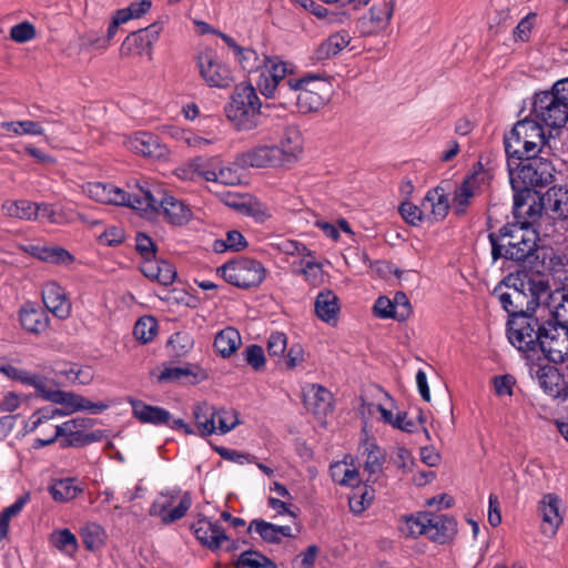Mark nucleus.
<instances>
[{"mask_svg": "<svg viewBox=\"0 0 568 568\" xmlns=\"http://www.w3.org/2000/svg\"><path fill=\"white\" fill-rule=\"evenodd\" d=\"M291 65L278 57H263L262 69L280 83L285 82L287 73L292 72Z\"/></svg>", "mask_w": 568, "mask_h": 568, "instance_id": "nucleus-52", "label": "nucleus"}, {"mask_svg": "<svg viewBox=\"0 0 568 568\" xmlns=\"http://www.w3.org/2000/svg\"><path fill=\"white\" fill-rule=\"evenodd\" d=\"M197 68L203 80L213 88H227L233 82L231 70L211 52H201L196 58Z\"/></svg>", "mask_w": 568, "mask_h": 568, "instance_id": "nucleus-18", "label": "nucleus"}, {"mask_svg": "<svg viewBox=\"0 0 568 568\" xmlns=\"http://www.w3.org/2000/svg\"><path fill=\"white\" fill-rule=\"evenodd\" d=\"M375 497L374 489L364 486L355 490L349 497V508L354 514L363 513L373 501Z\"/></svg>", "mask_w": 568, "mask_h": 568, "instance_id": "nucleus-55", "label": "nucleus"}, {"mask_svg": "<svg viewBox=\"0 0 568 568\" xmlns=\"http://www.w3.org/2000/svg\"><path fill=\"white\" fill-rule=\"evenodd\" d=\"M242 344V338L237 329L234 327H226L220 331L215 338L213 346L222 357H230Z\"/></svg>", "mask_w": 568, "mask_h": 568, "instance_id": "nucleus-36", "label": "nucleus"}, {"mask_svg": "<svg viewBox=\"0 0 568 568\" xmlns=\"http://www.w3.org/2000/svg\"><path fill=\"white\" fill-rule=\"evenodd\" d=\"M545 143L544 129L532 119L518 121L504 138L508 161L534 158L541 151Z\"/></svg>", "mask_w": 568, "mask_h": 568, "instance_id": "nucleus-5", "label": "nucleus"}, {"mask_svg": "<svg viewBox=\"0 0 568 568\" xmlns=\"http://www.w3.org/2000/svg\"><path fill=\"white\" fill-rule=\"evenodd\" d=\"M236 568H277L276 565L261 552L247 550L241 554Z\"/></svg>", "mask_w": 568, "mask_h": 568, "instance_id": "nucleus-51", "label": "nucleus"}, {"mask_svg": "<svg viewBox=\"0 0 568 568\" xmlns=\"http://www.w3.org/2000/svg\"><path fill=\"white\" fill-rule=\"evenodd\" d=\"M191 528L196 539L211 550L220 549L224 542L230 540L224 529L206 517L199 518Z\"/></svg>", "mask_w": 568, "mask_h": 568, "instance_id": "nucleus-21", "label": "nucleus"}, {"mask_svg": "<svg viewBox=\"0 0 568 568\" xmlns=\"http://www.w3.org/2000/svg\"><path fill=\"white\" fill-rule=\"evenodd\" d=\"M537 349L552 363H562L568 357V326L545 321Z\"/></svg>", "mask_w": 568, "mask_h": 568, "instance_id": "nucleus-14", "label": "nucleus"}, {"mask_svg": "<svg viewBox=\"0 0 568 568\" xmlns=\"http://www.w3.org/2000/svg\"><path fill=\"white\" fill-rule=\"evenodd\" d=\"M519 285L528 296H531L535 300L534 310L538 306L540 296L546 294L548 291V284L542 280L535 281L531 278L519 277Z\"/></svg>", "mask_w": 568, "mask_h": 568, "instance_id": "nucleus-61", "label": "nucleus"}, {"mask_svg": "<svg viewBox=\"0 0 568 568\" xmlns=\"http://www.w3.org/2000/svg\"><path fill=\"white\" fill-rule=\"evenodd\" d=\"M300 267V272L304 278L311 284H317L322 280L323 270L322 264L315 260V252L312 257L302 258L298 263H294Z\"/></svg>", "mask_w": 568, "mask_h": 568, "instance_id": "nucleus-50", "label": "nucleus"}, {"mask_svg": "<svg viewBox=\"0 0 568 568\" xmlns=\"http://www.w3.org/2000/svg\"><path fill=\"white\" fill-rule=\"evenodd\" d=\"M561 499L552 493L545 494L538 501L537 511L541 519L542 535L554 537L564 521Z\"/></svg>", "mask_w": 568, "mask_h": 568, "instance_id": "nucleus-19", "label": "nucleus"}, {"mask_svg": "<svg viewBox=\"0 0 568 568\" xmlns=\"http://www.w3.org/2000/svg\"><path fill=\"white\" fill-rule=\"evenodd\" d=\"M423 207L426 212H429V217L433 221L438 222L446 217L450 205L448 191L443 183L430 189L426 193L423 201Z\"/></svg>", "mask_w": 568, "mask_h": 568, "instance_id": "nucleus-27", "label": "nucleus"}, {"mask_svg": "<svg viewBox=\"0 0 568 568\" xmlns=\"http://www.w3.org/2000/svg\"><path fill=\"white\" fill-rule=\"evenodd\" d=\"M362 447L363 455L365 456L364 470L367 471L369 476L381 473L386 459L385 452L375 443L368 440H366Z\"/></svg>", "mask_w": 568, "mask_h": 568, "instance_id": "nucleus-41", "label": "nucleus"}, {"mask_svg": "<svg viewBox=\"0 0 568 568\" xmlns=\"http://www.w3.org/2000/svg\"><path fill=\"white\" fill-rule=\"evenodd\" d=\"M140 270L145 277L164 286L171 285L176 277L175 267L170 262L158 260L155 256L142 261Z\"/></svg>", "mask_w": 568, "mask_h": 568, "instance_id": "nucleus-29", "label": "nucleus"}, {"mask_svg": "<svg viewBox=\"0 0 568 568\" xmlns=\"http://www.w3.org/2000/svg\"><path fill=\"white\" fill-rule=\"evenodd\" d=\"M192 505L189 491L179 488L168 489L153 500L149 514L159 517L164 525L175 523L183 518Z\"/></svg>", "mask_w": 568, "mask_h": 568, "instance_id": "nucleus-11", "label": "nucleus"}, {"mask_svg": "<svg viewBox=\"0 0 568 568\" xmlns=\"http://www.w3.org/2000/svg\"><path fill=\"white\" fill-rule=\"evenodd\" d=\"M139 186L140 185L136 184L134 190L126 192L113 184L89 182L83 185V192L90 199L103 204L124 205L134 209Z\"/></svg>", "mask_w": 568, "mask_h": 568, "instance_id": "nucleus-15", "label": "nucleus"}, {"mask_svg": "<svg viewBox=\"0 0 568 568\" xmlns=\"http://www.w3.org/2000/svg\"><path fill=\"white\" fill-rule=\"evenodd\" d=\"M393 16V3L390 0H382L373 4L369 12L359 20L363 33L373 34L385 30Z\"/></svg>", "mask_w": 568, "mask_h": 568, "instance_id": "nucleus-22", "label": "nucleus"}, {"mask_svg": "<svg viewBox=\"0 0 568 568\" xmlns=\"http://www.w3.org/2000/svg\"><path fill=\"white\" fill-rule=\"evenodd\" d=\"M81 538L88 550H94L103 544L104 530L98 524H88L81 530Z\"/></svg>", "mask_w": 568, "mask_h": 568, "instance_id": "nucleus-56", "label": "nucleus"}, {"mask_svg": "<svg viewBox=\"0 0 568 568\" xmlns=\"http://www.w3.org/2000/svg\"><path fill=\"white\" fill-rule=\"evenodd\" d=\"M219 427L216 433L226 434L239 425L237 413L231 408L216 409Z\"/></svg>", "mask_w": 568, "mask_h": 568, "instance_id": "nucleus-63", "label": "nucleus"}, {"mask_svg": "<svg viewBox=\"0 0 568 568\" xmlns=\"http://www.w3.org/2000/svg\"><path fill=\"white\" fill-rule=\"evenodd\" d=\"M31 250L34 256L45 262L69 264L73 261V256L60 246H32Z\"/></svg>", "mask_w": 568, "mask_h": 568, "instance_id": "nucleus-44", "label": "nucleus"}, {"mask_svg": "<svg viewBox=\"0 0 568 568\" xmlns=\"http://www.w3.org/2000/svg\"><path fill=\"white\" fill-rule=\"evenodd\" d=\"M501 307L513 318L517 314L534 311V298L528 296L519 285V277L509 275L493 292Z\"/></svg>", "mask_w": 568, "mask_h": 568, "instance_id": "nucleus-12", "label": "nucleus"}, {"mask_svg": "<svg viewBox=\"0 0 568 568\" xmlns=\"http://www.w3.org/2000/svg\"><path fill=\"white\" fill-rule=\"evenodd\" d=\"M67 379L73 384L88 385L93 381L94 373L90 366L72 365L64 371Z\"/></svg>", "mask_w": 568, "mask_h": 568, "instance_id": "nucleus-62", "label": "nucleus"}, {"mask_svg": "<svg viewBox=\"0 0 568 568\" xmlns=\"http://www.w3.org/2000/svg\"><path fill=\"white\" fill-rule=\"evenodd\" d=\"M237 62L243 70L254 72L262 69L263 58H260L257 52L250 48H241L235 54Z\"/></svg>", "mask_w": 568, "mask_h": 568, "instance_id": "nucleus-58", "label": "nucleus"}, {"mask_svg": "<svg viewBox=\"0 0 568 568\" xmlns=\"http://www.w3.org/2000/svg\"><path fill=\"white\" fill-rule=\"evenodd\" d=\"M241 166L251 168H278L284 166L275 145H257L242 153L237 158Z\"/></svg>", "mask_w": 568, "mask_h": 568, "instance_id": "nucleus-20", "label": "nucleus"}, {"mask_svg": "<svg viewBox=\"0 0 568 568\" xmlns=\"http://www.w3.org/2000/svg\"><path fill=\"white\" fill-rule=\"evenodd\" d=\"M244 361L254 369L262 371L265 367V355L261 346L248 345L242 353Z\"/></svg>", "mask_w": 568, "mask_h": 568, "instance_id": "nucleus-64", "label": "nucleus"}, {"mask_svg": "<svg viewBox=\"0 0 568 568\" xmlns=\"http://www.w3.org/2000/svg\"><path fill=\"white\" fill-rule=\"evenodd\" d=\"M194 346V341L187 332H176L168 341V347L176 357L185 356Z\"/></svg>", "mask_w": 568, "mask_h": 568, "instance_id": "nucleus-53", "label": "nucleus"}, {"mask_svg": "<svg viewBox=\"0 0 568 568\" xmlns=\"http://www.w3.org/2000/svg\"><path fill=\"white\" fill-rule=\"evenodd\" d=\"M275 148L280 152V156L284 165L295 163L303 152V136L301 131L295 126H287Z\"/></svg>", "mask_w": 568, "mask_h": 568, "instance_id": "nucleus-25", "label": "nucleus"}, {"mask_svg": "<svg viewBox=\"0 0 568 568\" xmlns=\"http://www.w3.org/2000/svg\"><path fill=\"white\" fill-rule=\"evenodd\" d=\"M479 189L476 174L468 175L454 192L453 209L455 214L464 215Z\"/></svg>", "mask_w": 568, "mask_h": 568, "instance_id": "nucleus-32", "label": "nucleus"}, {"mask_svg": "<svg viewBox=\"0 0 568 568\" xmlns=\"http://www.w3.org/2000/svg\"><path fill=\"white\" fill-rule=\"evenodd\" d=\"M530 115L541 126L562 128L568 121V78L555 82L549 91L536 93Z\"/></svg>", "mask_w": 568, "mask_h": 568, "instance_id": "nucleus-3", "label": "nucleus"}, {"mask_svg": "<svg viewBox=\"0 0 568 568\" xmlns=\"http://www.w3.org/2000/svg\"><path fill=\"white\" fill-rule=\"evenodd\" d=\"M36 202L28 200L4 201L2 203V213L8 217L33 221L36 216Z\"/></svg>", "mask_w": 568, "mask_h": 568, "instance_id": "nucleus-42", "label": "nucleus"}, {"mask_svg": "<svg viewBox=\"0 0 568 568\" xmlns=\"http://www.w3.org/2000/svg\"><path fill=\"white\" fill-rule=\"evenodd\" d=\"M20 323L22 327L33 334H40L44 332L49 326V316L40 307H36L32 304H26L20 310Z\"/></svg>", "mask_w": 568, "mask_h": 568, "instance_id": "nucleus-34", "label": "nucleus"}, {"mask_svg": "<svg viewBox=\"0 0 568 568\" xmlns=\"http://www.w3.org/2000/svg\"><path fill=\"white\" fill-rule=\"evenodd\" d=\"M42 300L49 312L61 320L71 314V302L64 290L55 282L47 283L42 288Z\"/></svg>", "mask_w": 568, "mask_h": 568, "instance_id": "nucleus-24", "label": "nucleus"}, {"mask_svg": "<svg viewBox=\"0 0 568 568\" xmlns=\"http://www.w3.org/2000/svg\"><path fill=\"white\" fill-rule=\"evenodd\" d=\"M296 90L318 92L320 94L329 97L331 84L323 78L315 75H306L301 79H288L280 88L281 94L296 93Z\"/></svg>", "mask_w": 568, "mask_h": 568, "instance_id": "nucleus-30", "label": "nucleus"}, {"mask_svg": "<svg viewBox=\"0 0 568 568\" xmlns=\"http://www.w3.org/2000/svg\"><path fill=\"white\" fill-rule=\"evenodd\" d=\"M247 246V242L243 234L236 230L229 231L225 240H215L213 248L217 253L231 251H241Z\"/></svg>", "mask_w": 568, "mask_h": 568, "instance_id": "nucleus-48", "label": "nucleus"}, {"mask_svg": "<svg viewBox=\"0 0 568 568\" xmlns=\"http://www.w3.org/2000/svg\"><path fill=\"white\" fill-rule=\"evenodd\" d=\"M158 333V322L153 316H142L133 327V335L143 344L151 342Z\"/></svg>", "mask_w": 568, "mask_h": 568, "instance_id": "nucleus-47", "label": "nucleus"}, {"mask_svg": "<svg viewBox=\"0 0 568 568\" xmlns=\"http://www.w3.org/2000/svg\"><path fill=\"white\" fill-rule=\"evenodd\" d=\"M30 500V495L24 494L20 496L12 505L9 507H6L0 513V539H3L8 536L9 527H10V520L21 513L23 507L28 504Z\"/></svg>", "mask_w": 568, "mask_h": 568, "instance_id": "nucleus-46", "label": "nucleus"}, {"mask_svg": "<svg viewBox=\"0 0 568 568\" xmlns=\"http://www.w3.org/2000/svg\"><path fill=\"white\" fill-rule=\"evenodd\" d=\"M39 395L51 403L63 405L64 409L43 408L38 410L30 418V432L37 430V428L42 424H47L60 416H65L80 410L100 414L109 408V404L102 402L93 403L88 398L71 392L52 389L48 387L47 379H44L43 387L40 389Z\"/></svg>", "mask_w": 568, "mask_h": 568, "instance_id": "nucleus-1", "label": "nucleus"}, {"mask_svg": "<svg viewBox=\"0 0 568 568\" xmlns=\"http://www.w3.org/2000/svg\"><path fill=\"white\" fill-rule=\"evenodd\" d=\"M339 312L338 297L332 291L318 293L315 301V313L318 318L328 324L337 321Z\"/></svg>", "mask_w": 568, "mask_h": 568, "instance_id": "nucleus-35", "label": "nucleus"}, {"mask_svg": "<svg viewBox=\"0 0 568 568\" xmlns=\"http://www.w3.org/2000/svg\"><path fill=\"white\" fill-rule=\"evenodd\" d=\"M491 244V257L494 261L500 258V252L510 244H523L528 247L530 241H538V233L527 222L506 224L498 232L488 235Z\"/></svg>", "mask_w": 568, "mask_h": 568, "instance_id": "nucleus-13", "label": "nucleus"}, {"mask_svg": "<svg viewBox=\"0 0 568 568\" xmlns=\"http://www.w3.org/2000/svg\"><path fill=\"white\" fill-rule=\"evenodd\" d=\"M162 28L153 23L146 28L130 33L121 44L120 53L122 57H136L148 54L152 58V48L159 40Z\"/></svg>", "mask_w": 568, "mask_h": 568, "instance_id": "nucleus-17", "label": "nucleus"}, {"mask_svg": "<svg viewBox=\"0 0 568 568\" xmlns=\"http://www.w3.org/2000/svg\"><path fill=\"white\" fill-rule=\"evenodd\" d=\"M303 400L306 409L318 417L326 416L333 410V394L320 384L305 386Z\"/></svg>", "mask_w": 568, "mask_h": 568, "instance_id": "nucleus-23", "label": "nucleus"}, {"mask_svg": "<svg viewBox=\"0 0 568 568\" xmlns=\"http://www.w3.org/2000/svg\"><path fill=\"white\" fill-rule=\"evenodd\" d=\"M508 168L513 187H520V183L525 189L544 187L554 179L551 162L537 158V155L517 163V171H514L510 161H508Z\"/></svg>", "mask_w": 568, "mask_h": 568, "instance_id": "nucleus-9", "label": "nucleus"}, {"mask_svg": "<svg viewBox=\"0 0 568 568\" xmlns=\"http://www.w3.org/2000/svg\"><path fill=\"white\" fill-rule=\"evenodd\" d=\"M531 244L528 245V247L525 248L523 244H510L509 246H505V250H503L500 253V258H505L513 262H524L526 258L531 256L536 248H537V242L538 241H530Z\"/></svg>", "mask_w": 568, "mask_h": 568, "instance_id": "nucleus-54", "label": "nucleus"}, {"mask_svg": "<svg viewBox=\"0 0 568 568\" xmlns=\"http://www.w3.org/2000/svg\"><path fill=\"white\" fill-rule=\"evenodd\" d=\"M124 144L136 154L150 158H160L164 154V148L159 138L149 132H139L125 139Z\"/></svg>", "mask_w": 568, "mask_h": 568, "instance_id": "nucleus-28", "label": "nucleus"}, {"mask_svg": "<svg viewBox=\"0 0 568 568\" xmlns=\"http://www.w3.org/2000/svg\"><path fill=\"white\" fill-rule=\"evenodd\" d=\"M351 42V37L346 31H339L331 34L316 49V58L318 60L329 59L337 55Z\"/></svg>", "mask_w": 568, "mask_h": 568, "instance_id": "nucleus-37", "label": "nucleus"}, {"mask_svg": "<svg viewBox=\"0 0 568 568\" xmlns=\"http://www.w3.org/2000/svg\"><path fill=\"white\" fill-rule=\"evenodd\" d=\"M201 170V178L206 181L224 185H237L242 182V174L236 165H224L216 158H199L193 164Z\"/></svg>", "mask_w": 568, "mask_h": 568, "instance_id": "nucleus-16", "label": "nucleus"}, {"mask_svg": "<svg viewBox=\"0 0 568 568\" xmlns=\"http://www.w3.org/2000/svg\"><path fill=\"white\" fill-rule=\"evenodd\" d=\"M552 316L555 325L568 326V291L557 292L551 296Z\"/></svg>", "mask_w": 568, "mask_h": 568, "instance_id": "nucleus-49", "label": "nucleus"}, {"mask_svg": "<svg viewBox=\"0 0 568 568\" xmlns=\"http://www.w3.org/2000/svg\"><path fill=\"white\" fill-rule=\"evenodd\" d=\"M2 128L17 135H42L44 133V130L39 122L30 120L3 122Z\"/></svg>", "mask_w": 568, "mask_h": 568, "instance_id": "nucleus-57", "label": "nucleus"}, {"mask_svg": "<svg viewBox=\"0 0 568 568\" xmlns=\"http://www.w3.org/2000/svg\"><path fill=\"white\" fill-rule=\"evenodd\" d=\"M50 542L59 551L70 557L79 549L75 535L68 528L53 530L50 535Z\"/></svg>", "mask_w": 568, "mask_h": 568, "instance_id": "nucleus-43", "label": "nucleus"}, {"mask_svg": "<svg viewBox=\"0 0 568 568\" xmlns=\"http://www.w3.org/2000/svg\"><path fill=\"white\" fill-rule=\"evenodd\" d=\"M217 273L231 285L242 290L258 287L266 277L264 265L251 257H239L224 263Z\"/></svg>", "mask_w": 568, "mask_h": 568, "instance_id": "nucleus-8", "label": "nucleus"}, {"mask_svg": "<svg viewBox=\"0 0 568 568\" xmlns=\"http://www.w3.org/2000/svg\"><path fill=\"white\" fill-rule=\"evenodd\" d=\"M248 532H256L266 542L278 544L282 537H292L290 526H277L263 519H253L247 528Z\"/></svg>", "mask_w": 568, "mask_h": 568, "instance_id": "nucleus-33", "label": "nucleus"}, {"mask_svg": "<svg viewBox=\"0 0 568 568\" xmlns=\"http://www.w3.org/2000/svg\"><path fill=\"white\" fill-rule=\"evenodd\" d=\"M176 138L183 143H185L187 146L197 150H204L209 145L217 141L215 136L204 138L199 135L197 133L186 130H176Z\"/></svg>", "mask_w": 568, "mask_h": 568, "instance_id": "nucleus-59", "label": "nucleus"}, {"mask_svg": "<svg viewBox=\"0 0 568 568\" xmlns=\"http://www.w3.org/2000/svg\"><path fill=\"white\" fill-rule=\"evenodd\" d=\"M95 424V420L88 417H77L57 425L52 428L49 438H37L34 447L40 448L54 443L60 438L61 447H83L100 442L103 437L101 430L88 432Z\"/></svg>", "mask_w": 568, "mask_h": 568, "instance_id": "nucleus-6", "label": "nucleus"}, {"mask_svg": "<svg viewBox=\"0 0 568 568\" xmlns=\"http://www.w3.org/2000/svg\"><path fill=\"white\" fill-rule=\"evenodd\" d=\"M128 403L132 407L133 417L142 424L161 426L169 424L171 419L170 412L162 407L148 405L144 402L132 397L128 398Z\"/></svg>", "mask_w": 568, "mask_h": 568, "instance_id": "nucleus-26", "label": "nucleus"}, {"mask_svg": "<svg viewBox=\"0 0 568 568\" xmlns=\"http://www.w3.org/2000/svg\"><path fill=\"white\" fill-rule=\"evenodd\" d=\"M544 323L529 313L517 314L508 320V341L520 352L537 351Z\"/></svg>", "mask_w": 568, "mask_h": 568, "instance_id": "nucleus-10", "label": "nucleus"}, {"mask_svg": "<svg viewBox=\"0 0 568 568\" xmlns=\"http://www.w3.org/2000/svg\"><path fill=\"white\" fill-rule=\"evenodd\" d=\"M277 250L286 255L300 256L302 258L312 257L313 251L304 243L295 240H283L276 244Z\"/></svg>", "mask_w": 568, "mask_h": 568, "instance_id": "nucleus-60", "label": "nucleus"}, {"mask_svg": "<svg viewBox=\"0 0 568 568\" xmlns=\"http://www.w3.org/2000/svg\"><path fill=\"white\" fill-rule=\"evenodd\" d=\"M0 373L7 376L9 379L17 381L23 385L32 386L39 394L43 387L44 377L37 374H32L26 369L17 367L11 363H4L0 365Z\"/></svg>", "mask_w": 568, "mask_h": 568, "instance_id": "nucleus-38", "label": "nucleus"}, {"mask_svg": "<svg viewBox=\"0 0 568 568\" xmlns=\"http://www.w3.org/2000/svg\"><path fill=\"white\" fill-rule=\"evenodd\" d=\"M399 530L409 538L425 536L435 544L445 545L455 539L458 527L457 520L449 515L418 511L406 516Z\"/></svg>", "mask_w": 568, "mask_h": 568, "instance_id": "nucleus-2", "label": "nucleus"}, {"mask_svg": "<svg viewBox=\"0 0 568 568\" xmlns=\"http://www.w3.org/2000/svg\"><path fill=\"white\" fill-rule=\"evenodd\" d=\"M134 210L145 215H162L166 222L173 225H182L191 217V210L175 196L168 194L161 187L139 186Z\"/></svg>", "mask_w": 568, "mask_h": 568, "instance_id": "nucleus-4", "label": "nucleus"}, {"mask_svg": "<svg viewBox=\"0 0 568 568\" xmlns=\"http://www.w3.org/2000/svg\"><path fill=\"white\" fill-rule=\"evenodd\" d=\"M52 498L55 501L65 503L74 499L81 489L75 485L74 479L64 478L57 480L49 488Z\"/></svg>", "mask_w": 568, "mask_h": 568, "instance_id": "nucleus-45", "label": "nucleus"}, {"mask_svg": "<svg viewBox=\"0 0 568 568\" xmlns=\"http://www.w3.org/2000/svg\"><path fill=\"white\" fill-rule=\"evenodd\" d=\"M225 113L239 130H252L257 126L261 101L251 83L242 82L235 87Z\"/></svg>", "mask_w": 568, "mask_h": 568, "instance_id": "nucleus-7", "label": "nucleus"}, {"mask_svg": "<svg viewBox=\"0 0 568 568\" xmlns=\"http://www.w3.org/2000/svg\"><path fill=\"white\" fill-rule=\"evenodd\" d=\"M290 102L295 101V105L302 113H308L317 111L322 108L329 97L320 94L318 92L301 91L296 90V93H292Z\"/></svg>", "mask_w": 568, "mask_h": 568, "instance_id": "nucleus-40", "label": "nucleus"}, {"mask_svg": "<svg viewBox=\"0 0 568 568\" xmlns=\"http://www.w3.org/2000/svg\"><path fill=\"white\" fill-rule=\"evenodd\" d=\"M542 206L552 214L554 219L568 217V189L550 187L541 197Z\"/></svg>", "mask_w": 568, "mask_h": 568, "instance_id": "nucleus-31", "label": "nucleus"}, {"mask_svg": "<svg viewBox=\"0 0 568 568\" xmlns=\"http://www.w3.org/2000/svg\"><path fill=\"white\" fill-rule=\"evenodd\" d=\"M216 416V408L203 403L197 404L193 408V417L196 425L195 434H200L201 436H210L216 433V427L213 426L212 418Z\"/></svg>", "mask_w": 568, "mask_h": 568, "instance_id": "nucleus-39", "label": "nucleus"}]
</instances>
